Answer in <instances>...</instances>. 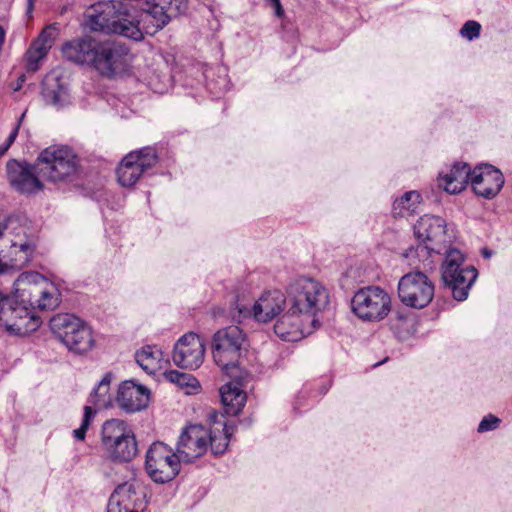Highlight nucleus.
Returning <instances> with one entry per match:
<instances>
[{
    "mask_svg": "<svg viewBox=\"0 0 512 512\" xmlns=\"http://www.w3.org/2000/svg\"><path fill=\"white\" fill-rule=\"evenodd\" d=\"M23 117H24V114L21 116V118L19 119L18 123L15 125V127L11 131L10 135L8 136V138H7L6 142H5V144H7V146L10 147L14 143V141H15L17 135H18L21 119Z\"/></svg>",
    "mask_w": 512,
    "mask_h": 512,
    "instance_id": "nucleus-46",
    "label": "nucleus"
},
{
    "mask_svg": "<svg viewBox=\"0 0 512 512\" xmlns=\"http://www.w3.org/2000/svg\"><path fill=\"white\" fill-rule=\"evenodd\" d=\"M48 51L45 47H41L36 42H33L30 49L27 51V70L35 72L39 68V62L47 55Z\"/></svg>",
    "mask_w": 512,
    "mask_h": 512,
    "instance_id": "nucleus-33",
    "label": "nucleus"
},
{
    "mask_svg": "<svg viewBox=\"0 0 512 512\" xmlns=\"http://www.w3.org/2000/svg\"><path fill=\"white\" fill-rule=\"evenodd\" d=\"M145 1L146 0H130V20H133V17L140 12V7Z\"/></svg>",
    "mask_w": 512,
    "mask_h": 512,
    "instance_id": "nucleus-45",
    "label": "nucleus"
},
{
    "mask_svg": "<svg viewBox=\"0 0 512 512\" xmlns=\"http://www.w3.org/2000/svg\"><path fill=\"white\" fill-rule=\"evenodd\" d=\"M114 379L112 372H107L98 384L92 389L88 403L93 406V409H110L118 407L124 412H128V380L120 382L116 395L112 396L110 391V384Z\"/></svg>",
    "mask_w": 512,
    "mask_h": 512,
    "instance_id": "nucleus-17",
    "label": "nucleus"
},
{
    "mask_svg": "<svg viewBox=\"0 0 512 512\" xmlns=\"http://www.w3.org/2000/svg\"><path fill=\"white\" fill-rule=\"evenodd\" d=\"M78 166L76 155L67 146H49L37 159L39 173L55 184L73 181L78 172Z\"/></svg>",
    "mask_w": 512,
    "mask_h": 512,
    "instance_id": "nucleus-8",
    "label": "nucleus"
},
{
    "mask_svg": "<svg viewBox=\"0 0 512 512\" xmlns=\"http://www.w3.org/2000/svg\"><path fill=\"white\" fill-rule=\"evenodd\" d=\"M158 161L156 149L151 146L130 151V186L141 176L150 174Z\"/></svg>",
    "mask_w": 512,
    "mask_h": 512,
    "instance_id": "nucleus-24",
    "label": "nucleus"
},
{
    "mask_svg": "<svg viewBox=\"0 0 512 512\" xmlns=\"http://www.w3.org/2000/svg\"><path fill=\"white\" fill-rule=\"evenodd\" d=\"M134 357L137 365L149 375L162 368L163 352L156 346H144L135 352Z\"/></svg>",
    "mask_w": 512,
    "mask_h": 512,
    "instance_id": "nucleus-27",
    "label": "nucleus"
},
{
    "mask_svg": "<svg viewBox=\"0 0 512 512\" xmlns=\"http://www.w3.org/2000/svg\"><path fill=\"white\" fill-rule=\"evenodd\" d=\"M73 435L77 440L83 441L85 439L86 432L80 428H77L73 431Z\"/></svg>",
    "mask_w": 512,
    "mask_h": 512,
    "instance_id": "nucleus-48",
    "label": "nucleus"
},
{
    "mask_svg": "<svg viewBox=\"0 0 512 512\" xmlns=\"http://www.w3.org/2000/svg\"><path fill=\"white\" fill-rule=\"evenodd\" d=\"M128 169V154L124 155L121 159L119 166L116 168L117 181L122 187L128 186V178L126 171Z\"/></svg>",
    "mask_w": 512,
    "mask_h": 512,
    "instance_id": "nucleus-39",
    "label": "nucleus"
},
{
    "mask_svg": "<svg viewBox=\"0 0 512 512\" xmlns=\"http://www.w3.org/2000/svg\"><path fill=\"white\" fill-rule=\"evenodd\" d=\"M301 327L300 317L288 310L277 320L274 325L275 334L284 341L293 342L298 338Z\"/></svg>",
    "mask_w": 512,
    "mask_h": 512,
    "instance_id": "nucleus-26",
    "label": "nucleus"
},
{
    "mask_svg": "<svg viewBox=\"0 0 512 512\" xmlns=\"http://www.w3.org/2000/svg\"><path fill=\"white\" fill-rule=\"evenodd\" d=\"M24 75H22L20 78H19V84H18V87L16 89H19L21 87V84L24 82Z\"/></svg>",
    "mask_w": 512,
    "mask_h": 512,
    "instance_id": "nucleus-55",
    "label": "nucleus"
},
{
    "mask_svg": "<svg viewBox=\"0 0 512 512\" xmlns=\"http://www.w3.org/2000/svg\"><path fill=\"white\" fill-rule=\"evenodd\" d=\"M63 55L79 64H88L106 77H114L124 70L126 55L122 46L115 43H100L91 38L67 42L62 47Z\"/></svg>",
    "mask_w": 512,
    "mask_h": 512,
    "instance_id": "nucleus-3",
    "label": "nucleus"
},
{
    "mask_svg": "<svg viewBox=\"0 0 512 512\" xmlns=\"http://www.w3.org/2000/svg\"><path fill=\"white\" fill-rule=\"evenodd\" d=\"M389 322H390L391 330L393 331L394 335L400 341H405V340L409 339L414 333L413 324L403 325L401 322H396V321H389Z\"/></svg>",
    "mask_w": 512,
    "mask_h": 512,
    "instance_id": "nucleus-37",
    "label": "nucleus"
},
{
    "mask_svg": "<svg viewBox=\"0 0 512 512\" xmlns=\"http://www.w3.org/2000/svg\"><path fill=\"white\" fill-rule=\"evenodd\" d=\"M61 302L58 287L36 271L21 273L14 293L0 309V326L10 335L24 336L36 331L42 321L38 310H54Z\"/></svg>",
    "mask_w": 512,
    "mask_h": 512,
    "instance_id": "nucleus-1",
    "label": "nucleus"
},
{
    "mask_svg": "<svg viewBox=\"0 0 512 512\" xmlns=\"http://www.w3.org/2000/svg\"><path fill=\"white\" fill-rule=\"evenodd\" d=\"M9 149V146H7V144H2L0 145V156L4 155L7 150Z\"/></svg>",
    "mask_w": 512,
    "mask_h": 512,
    "instance_id": "nucleus-51",
    "label": "nucleus"
},
{
    "mask_svg": "<svg viewBox=\"0 0 512 512\" xmlns=\"http://www.w3.org/2000/svg\"><path fill=\"white\" fill-rule=\"evenodd\" d=\"M129 439H130V445L133 444L134 446H136L137 443H136L135 435L133 433H130Z\"/></svg>",
    "mask_w": 512,
    "mask_h": 512,
    "instance_id": "nucleus-54",
    "label": "nucleus"
},
{
    "mask_svg": "<svg viewBox=\"0 0 512 512\" xmlns=\"http://www.w3.org/2000/svg\"><path fill=\"white\" fill-rule=\"evenodd\" d=\"M423 197L420 191L410 190L394 197L391 205V215L393 218H408L418 212Z\"/></svg>",
    "mask_w": 512,
    "mask_h": 512,
    "instance_id": "nucleus-25",
    "label": "nucleus"
},
{
    "mask_svg": "<svg viewBox=\"0 0 512 512\" xmlns=\"http://www.w3.org/2000/svg\"><path fill=\"white\" fill-rule=\"evenodd\" d=\"M287 303L291 313L315 316L329 304L327 288L319 281L300 277L294 280L287 289Z\"/></svg>",
    "mask_w": 512,
    "mask_h": 512,
    "instance_id": "nucleus-6",
    "label": "nucleus"
},
{
    "mask_svg": "<svg viewBox=\"0 0 512 512\" xmlns=\"http://www.w3.org/2000/svg\"><path fill=\"white\" fill-rule=\"evenodd\" d=\"M481 252H482V256H485V257L491 256V250H489L487 247L482 248Z\"/></svg>",
    "mask_w": 512,
    "mask_h": 512,
    "instance_id": "nucleus-52",
    "label": "nucleus"
},
{
    "mask_svg": "<svg viewBox=\"0 0 512 512\" xmlns=\"http://www.w3.org/2000/svg\"><path fill=\"white\" fill-rule=\"evenodd\" d=\"M318 321L316 319L312 320V324L315 325Z\"/></svg>",
    "mask_w": 512,
    "mask_h": 512,
    "instance_id": "nucleus-56",
    "label": "nucleus"
},
{
    "mask_svg": "<svg viewBox=\"0 0 512 512\" xmlns=\"http://www.w3.org/2000/svg\"><path fill=\"white\" fill-rule=\"evenodd\" d=\"M59 30L56 24H50L40 33L39 37L34 41L41 47H45L49 51L58 36Z\"/></svg>",
    "mask_w": 512,
    "mask_h": 512,
    "instance_id": "nucleus-34",
    "label": "nucleus"
},
{
    "mask_svg": "<svg viewBox=\"0 0 512 512\" xmlns=\"http://www.w3.org/2000/svg\"><path fill=\"white\" fill-rule=\"evenodd\" d=\"M465 258H444L440 266L441 282L453 299L465 301L470 289L478 278V270L473 265H465Z\"/></svg>",
    "mask_w": 512,
    "mask_h": 512,
    "instance_id": "nucleus-11",
    "label": "nucleus"
},
{
    "mask_svg": "<svg viewBox=\"0 0 512 512\" xmlns=\"http://www.w3.org/2000/svg\"><path fill=\"white\" fill-rule=\"evenodd\" d=\"M164 377L166 380L176 384L179 387L195 389L198 386V382L195 377H193L191 374L179 372L177 370H169L164 372Z\"/></svg>",
    "mask_w": 512,
    "mask_h": 512,
    "instance_id": "nucleus-32",
    "label": "nucleus"
},
{
    "mask_svg": "<svg viewBox=\"0 0 512 512\" xmlns=\"http://www.w3.org/2000/svg\"><path fill=\"white\" fill-rule=\"evenodd\" d=\"M170 58H171L173 61L175 60L173 56H167V57H165V58H164V61H165V70H167V68H168V64H169V60H170Z\"/></svg>",
    "mask_w": 512,
    "mask_h": 512,
    "instance_id": "nucleus-53",
    "label": "nucleus"
},
{
    "mask_svg": "<svg viewBox=\"0 0 512 512\" xmlns=\"http://www.w3.org/2000/svg\"><path fill=\"white\" fill-rule=\"evenodd\" d=\"M50 329L55 337L70 351L88 352L94 345L91 328L74 314L60 313L50 319Z\"/></svg>",
    "mask_w": 512,
    "mask_h": 512,
    "instance_id": "nucleus-10",
    "label": "nucleus"
},
{
    "mask_svg": "<svg viewBox=\"0 0 512 512\" xmlns=\"http://www.w3.org/2000/svg\"><path fill=\"white\" fill-rule=\"evenodd\" d=\"M204 344L200 337L189 332L181 336L174 345L172 359L176 366L195 370L204 360Z\"/></svg>",
    "mask_w": 512,
    "mask_h": 512,
    "instance_id": "nucleus-19",
    "label": "nucleus"
},
{
    "mask_svg": "<svg viewBox=\"0 0 512 512\" xmlns=\"http://www.w3.org/2000/svg\"><path fill=\"white\" fill-rule=\"evenodd\" d=\"M505 184L501 170L489 163H481L472 168L470 185L473 192L484 199L495 198Z\"/></svg>",
    "mask_w": 512,
    "mask_h": 512,
    "instance_id": "nucleus-18",
    "label": "nucleus"
},
{
    "mask_svg": "<svg viewBox=\"0 0 512 512\" xmlns=\"http://www.w3.org/2000/svg\"><path fill=\"white\" fill-rule=\"evenodd\" d=\"M104 457L114 464L128 462V425L120 419H110L101 428Z\"/></svg>",
    "mask_w": 512,
    "mask_h": 512,
    "instance_id": "nucleus-15",
    "label": "nucleus"
},
{
    "mask_svg": "<svg viewBox=\"0 0 512 512\" xmlns=\"http://www.w3.org/2000/svg\"><path fill=\"white\" fill-rule=\"evenodd\" d=\"M507 188H508V190L510 192V197H511V200H512V173L509 175Z\"/></svg>",
    "mask_w": 512,
    "mask_h": 512,
    "instance_id": "nucleus-50",
    "label": "nucleus"
},
{
    "mask_svg": "<svg viewBox=\"0 0 512 512\" xmlns=\"http://www.w3.org/2000/svg\"><path fill=\"white\" fill-rule=\"evenodd\" d=\"M146 62V57L130 58V79L133 77L158 94L168 92L173 84H179L185 88H195L205 83L207 89L214 95H219L227 86L226 77H220L217 82L210 80V76L213 74L212 69L201 63L187 65L175 63L169 71H164L162 69L151 70Z\"/></svg>",
    "mask_w": 512,
    "mask_h": 512,
    "instance_id": "nucleus-2",
    "label": "nucleus"
},
{
    "mask_svg": "<svg viewBox=\"0 0 512 512\" xmlns=\"http://www.w3.org/2000/svg\"><path fill=\"white\" fill-rule=\"evenodd\" d=\"M16 219L12 217H8L7 219L0 222V238L5 236V234L10 230L13 229L14 224H16Z\"/></svg>",
    "mask_w": 512,
    "mask_h": 512,
    "instance_id": "nucleus-43",
    "label": "nucleus"
},
{
    "mask_svg": "<svg viewBox=\"0 0 512 512\" xmlns=\"http://www.w3.org/2000/svg\"><path fill=\"white\" fill-rule=\"evenodd\" d=\"M389 321L401 322L403 325L412 324L410 313L404 309L395 310Z\"/></svg>",
    "mask_w": 512,
    "mask_h": 512,
    "instance_id": "nucleus-42",
    "label": "nucleus"
},
{
    "mask_svg": "<svg viewBox=\"0 0 512 512\" xmlns=\"http://www.w3.org/2000/svg\"><path fill=\"white\" fill-rule=\"evenodd\" d=\"M416 246H410L402 256H465L452 246L446 221L436 215L424 214L413 225Z\"/></svg>",
    "mask_w": 512,
    "mask_h": 512,
    "instance_id": "nucleus-4",
    "label": "nucleus"
},
{
    "mask_svg": "<svg viewBox=\"0 0 512 512\" xmlns=\"http://www.w3.org/2000/svg\"><path fill=\"white\" fill-rule=\"evenodd\" d=\"M246 334L238 326L219 329L212 338V355L215 363L227 374L238 370V363L247 351Z\"/></svg>",
    "mask_w": 512,
    "mask_h": 512,
    "instance_id": "nucleus-9",
    "label": "nucleus"
},
{
    "mask_svg": "<svg viewBox=\"0 0 512 512\" xmlns=\"http://www.w3.org/2000/svg\"><path fill=\"white\" fill-rule=\"evenodd\" d=\"M272 4V6L275 7V13L278 17H280L282 15V6H281V3H280V0H269Z\"/></svg>",
    "mask_w": 512,
    "mask_h": 512,
    "instance_id": "nucleus-47",
    "label": "nucleus"
},
{
    "mask_svg": "<svg viewBox=\"0 0 512 512\" xmlns=\"http://www.w3.org/2000/svg\"><path fill=\"white\" fill-rule=\"evenodd\" d=\"M7 177L10 185L23 194L35 193L43 188L36 176L35 167L28 163L10 160L7 163Z\"/></svg>",
    "mask_w": 512,
    "mask_h": 512,
    "instance_id": "nucleus-20",
    "label": "nucleus"
},
{
    "mask_svg": "<svg viewBox=\"0 0 512 512\" xmlns=\"http://www.w3.org/2000/svg\"><path fill=\"white\" fill-rule=\"evenodd\" d=\"M107 512H128V489L126 483L119 484L110 495Z\"/></svg>",
    "mask_w": 512,
    "mask_h": 512,
    "instance_id": "nucleus-31",
    "label": "nucleus"
},
{
    "mask_svg": "<svg viewBox=\"0 0 512 512\" xmlns=\"http://www.w3.org/2000/svg\"><path fill=\"white\" fill-rule=\"evenodd\" d=\"M152 398L151 390L130 378V413L140 412L148 408Z\"/></svg>",
    "mask_w": 512,
    "mask_h": 512,
    "instance_id": "nucleus-28",
    "label": "nucleus"
},
{
    "mask_svg": "<svg viewBox=\"0 0 512 512\" xmlns=\"http://www.w3.org/2000/svg\"><path fill=\"white\" fill-rule=\"evenodd\" d=\"M481 30L482 27L479 22L475 20H468L461 27L459 34L462 38L468 41H473L480 37Z\"/></svg>",
    "mask_w": 512,
    "mask_h": 512,
    "instance_id": "nucleus-35",
    "label": "nucleus"
},
{
    "mask_svg": "<svg viewBox=\"0 0 512 512\" xmlns=\"http://www.w3.org/2000/svg\"><path fill=\"white\" fill-rule=\"evenodd\" d=\"M19 271L16 258H0V276H13Z\"/></svg>",
    "mask_w": 512,
    "mask_h": 512,
    "instance_id": "nucleus-38",
    "label": "nucleus"
},
{
    "mask_svg": "<svg viewBox=\"0 0 512 512\" xmlns=\"http://www.w3.org/2000/svg\"><path fill=\"white\" fill-rule=\"evenodd\" d=\"M228 375L235 378V381H229L224 384L219 389V393L225 413L231 416H236L245 406L247 395L242 389L241 372L239 370H231Z\"/></svg>",
    "mask_w": 512,
    "mask_h": 512,
    "instance_id": "nucleus-23",
    "label": "nucleus"
},
{
    "mask_svg": "<svg viewBox=\"0 0 512 512\" xmlns=\"http://www.w3.org/2000/svg\"><path fill=\"white\" fill-rule=\"evenodd\" d=\"M92 31L128 36V0H110L92 5L85 14Z\"/></svg>",
    "mask_w": 512,
    "mask_h": 512,
    "instance_id": "nucleus-7",
    "label": "nucleus"
},
{
    "mask_svg": "<svg viewBox=\"0 0 512 512\" xmlns=\"http://www.w3.org/2000/svg\"><path fill=\"white\" fill-rule=\"evenodd\" d=\"M95 414H96V409H93V407L90 405H86L84 407V415H83L82 423L79 428L84 430L85 432H87Z\"/></svg>",
    "mask_w": 512,
    "mask_h": 512,
    "instance_id": "nucleus-40",
    "label": "nucleus"
},
{
    "mask_svg": "<svg viewBox=\"0 0 512 512\" xmlns=\"http://www.w3.org/2000/svg\"><path fill=\"white\" fill-rule=\"evenodd\" d=\"M472 168L463 161H456L438 174V185L449 194H459L470 184Z\"/></svg>",
    "mask_w": 512,
    "mask_h": 512,
    "instance_id": "nucleus-22",
    "label": "nucleus"
},
{
    "mask_svg": "<svg viewBox=\"0 0 512 512\" xmlns=\"http://www.w3.org/2000/svg\"><path fill=\"white\" fill-rule=\"evenodd\" d=\"M234 431L235 427L233 425H228L227 423H224L222 431H214L210 429L208 447H210L213 455L219 456L225 453Z\"/></svg>",
    "mask_w": 512,
    "mask_h": 512,
    "instance_id": "nucleus-29",
    "label": "nucleus"
},
{
    "mask_svg": "<svg viewBox=\"0 0 512 512\" xmlns=\"http://www.w3.org/2000/svg\"><path fill=\"white\" fill-rule=\"evenodd\" d=\"M181 463L177 449L161 441L152 443L146 453V471L155 483L172 481L180 473Z\"/></svg>",
    "mask_w": 512,
    "mask_h": 512,
    "instance_id": "nucleus-12",
    "label": "nucleus"
},
{
    "mask_svg": "<svg viewBox=\"0 0 512 512\" xmlns=\"http://www.w3.org/2000/svg\"><path fill=\"white\" fill-rule=\"evenodd\" d=\"M42 93L45 101L56 109L64 108L71 103L68 89L59 83L55 87L45 86Z\"/></svg>",
    "mask_w": 512,
    "mask_h": 512,
    "instance_id": "nucleus-30",
    "label": "nucleus"
},
{
    "mask_svg": "<svg viewBox=\"0 0 512 512\" xmlns=\"http://www.w3.org/2000/svg\"><path fill=\"white\" fill-rule=\"evenodd\" d=\"M210 429L201 424H191L183 428L176 443L177 452L183 463L191 464L208 450Z\"/></svg>",
    "mask_w": 512,
    "mask_h": 512,
    "instance_id": "nucleus-16",
    "label": "nucleus"
},
{
    "mask_svg": "<svg viewBox=\"0 0 512 512\" xmlns=\"http://www.w3.org/2000/svg\"><path fill=\"white\" fill-rule=\"evenodd\" d=\"M287 303V298L279 290L265 292L252 307V310L241 306L238 308L239 314L246 317L251 312L255 320L259 322H268L277 316Z\"/></svg>",
    "mask_w": 512,
    "mask_h": 512,
    "instance_id": "nucleus-21",
    "label": "nucleus"
},
{
    "mask_svg": "<svg viewBox=\"0 0 512 512\" xmlns=\"http://www.w3.org/2000/svg\"><path fill=\"white\" fill-rule=\"evenodd\" d=\"M501 419L494 414H487L478 424L477 432L483 434L497 430L501 425Z\"/></svg>",
    "mask_w": 512,
    "mask_h": 512,
    "instance_id": "nucleus-36",
    "label": "nucleus"
},
{
    "mask_svg": "<svg viewBox=\"0 0 512 512\" xmlns=\"http://www.w3.org/2000/svg\"><path fill=\"white\" fill-rule=\"evenodd\" d=\"M188 0L145 1L133 20H130V40L141 41L143 35H154L163 29L172 18L186 12Z\"/></svg>",
    "mask_w": 512,
    "mask_h": 512,
    "instance_id": "nucleus-5",
    "label": "nucleus"
},
{
    "mask_svg": "<svg viewBox=\"0 0 512 512\" xmlns=\"http://www.w3.org/2000/svg\"><path fill=\"white\" fill-rule=\"evenodd\" d=\"M353 313L364 321H380L391 310L389 294L379 286H367L359 289L351 300Z\"/></svg>",
    "mask_w": 512,
    "mask_h": 512,
    "instance_id": "nucleus-13",
    "label": "nucleus"
},
{
    "mask_svg": "<svg viewBox=\"0 0 512 512\" xmlns=\"http://www.w3.org/2000/svg\"><path fill=\"white\" fill-rule=\"evenodd\" d=\"M36 0H27L26 14L31 15L34 9V3Z\"/></svg>",
    "mask_w": 512,
    "mask_h": 512,
    "instance_id": "nucleus-49",
    "label": "nucleus"
},
{
    "mask_svg": "<svg viewBox=\"0 0 512 512\" xmlns=\"http://www.w3.org/2000/svg\"><path fill=\"white\" fill-rule=\"evenodd\" d=\"M11 247L15 249L13 251L15 254L18 252L28 254L34 252L35 245L28 241L17 243L11 240Z\"/></svg>",
    "mask_w": 512,
    "mask_h": 512,
    "instance_id": "nucleus-41",
    "label": "nucleus"
},
{
    "mask_svg": "<svg viewBox=\"0 0 512 512\" xmlns=\"http://www.w3.org/2000/svg\"><path fill=\"white\" fill-rule=\"evenodd\" d=\"M147 500L146 495L143 494L142 498H138L134 502L133 509H130V512H145L147 509Z\"/></svg>",
    "mask_w": 512,
    "mask_h": 512,
    "instance_id": "nucleus-44",
    "label": "nucleus"
},
{
    "mask_svg": "<svg viewBox=\"0 0 512 512\" xmlns=\"http://www.w3.org/2000/svg\"><path fill=\"white\" fill-rule=\"evenodd\" d=\"M434 292V284L422 272L407 273L398 283V296L401 302L414 309L428 306L434 297Z\"/></svg>",
    "mask_w": 512,
    "mask_h": 512,
    "instance_id": "nucleus-14",
    "label": "nucleus"
}]
</instances>
